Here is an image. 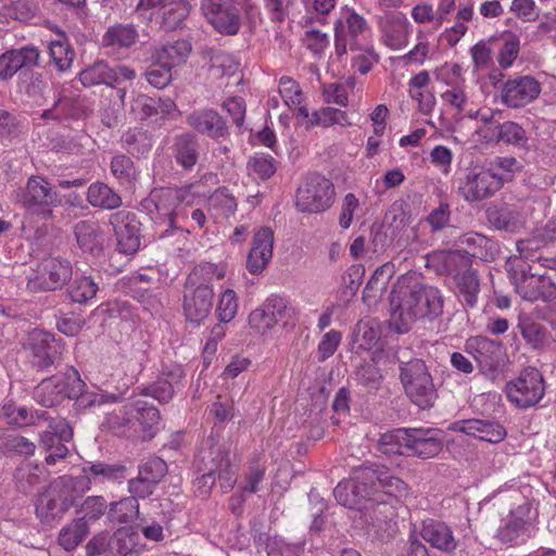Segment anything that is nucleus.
Here are the masks:
<instances>
[{
    "label": "nucleus",
    "instance_id": "nucleus-63",
    "mask_svg": "<svg viewBox=\"0 0 556 556\" xmlns=\"http://www.w3.org/2000/svg\"><path fill=\"white\" fill-rule=\"evenodd\" d=\"M109 65L108 63L101 61L97 62L85 71L80 72L79 80L84 86H93L99 84H104L108 86L106 76L109 74Z\"/></svg>",
    "mask_w": 556,
    "mask_h": 556
},
{
    "label": "nucleus",
    "instance_id": "nucleus-37",
    "mask_svg": "<svg viewBox=\"0 0 556 556\" xmlns=\"http://www.w3.org/2000/svg\"><path fill=\"white\" fill-rule=\"evenodd\" d=\"M126 467L119 464L96 463L83 468V475L76 479H86L88 490L91 482L103 483L106 481H121L126 478Z\"/></svg>",
    "mask_w": 556,
    "mask_h": 556
},
{
    "label": "nucleus",
    "instance_id": "nucleus-61",
    "mask_svg": "<svg viewBox=\"0 0 556 556\" xmlns=\"http://www.w3.org/2000/svg\"><path fill=\"white\" fill-rule=\"evenodd\" d=\"M279 93L289 108L298 106L304 100L303 92L298 83L287 76L279 79Z\"/></svg>",
    "mask_w": 556,
    "mask_h": 556
},
{
    "label": "nucleus",
    "instance_id": "nucleus-22",
    "mask_svg": "<svg viewBox=\"0 0 556 556\" xmlns=\"http://www.w3.org/2000/svg\"><path fill=\"white\" fill-rule=\"evenodd\" d=\"M291 311L292 307L285 298L273 295L250 313L249 324L253 329L265 332L288 317Z\"/></svg>",
    "mask_w": 556,
    "mask_h": 556
},
{
    "label": "nucleus",
    "instance_id": "nucleus-32",
    "mask_svg": "<svg viewBox=\"0 0 556 556\" xmlns=\"http://www.w3.org/2000/svg\"><path fill=\"white\" fill-rule=\"evenodd\" d=\"M185 377L184 369L179 365H173L163 369L160 378L151 386L142 390V394L154 397L161 403H167L174 395L175 387Z\"/></svg>",
    "mask_w": 556,
    "mask_h": 556
},
{
    "label": "nucleus",
    "instance_id": "nucleus-46",
    "mask_svg": "<svg viewBox=\"0 0 556 556\" xmlns=\"http://www.w3.org/2000/svg\"><path fill=\"white\" fill-rule=\"evenodd\" d=\"M127 539V534L123 530H117L114 533V536L111 538L109 532H100L97 535H94L87 544V554L88 555H98L106 551L108 546L113 543H122L121 549L118 551L119 556H125L131 547L128 546L125 541Z\"/></svg>",
    "mask_w": 556,
    "mask_h": 556
},
{
    "label": "nucleus",
    "instance_id": "nucleus-30",
    "mask_svg": "<svg viewBox=\"0 0 556 556\" xmlns=\"http://www.w3.org/2000/svg\"><path fill=\"white\" fill-rule=\"evenodd\" d=\"M74 233L83 252L98 255L103 251L106 236L98 223L80 220L75 225Z\"/></svg>",
    "mask_w": 556,
    "mask_h": 556
},
{
    "label": "nucleus",
    "instance_id": "nucleus-7",
    "mask_svg": "<svg viewBox=\"0 0 556 556\" xmlns=\"http://www.w3.org/2000/svg\"><path fill=\"white\" fill-rule=\"evenodd\" d=\"M504 185V178L492 167L472 165L458 180V192L467 202H478L493 197Z\"/></svg>",
    "mask_w": 556,
    "mask_h": 556
},
{
    "label": "nucleus",
    "instance_id": "nucleus-5",
    "mask_svg": "<svg viewBox=\"0 0 556 556\" xmlns=\"http://www.w3.org/2000/svg\"><path fill=\"white\" fill-rule=\"evenodd\" d=\"M16 202L27 214L48 220L61 205V195L42 176H30L24 188L16 192Z\"/></svg>",
    "mask_w": 556,
    "mask_h": 556
},
{
    "label": "nucleus",
    "instance_id": "nucleus-60",
    "mask_svg": "<svg viewBox=\"0 0 556 556\" xmlns=\"http://www.w3.org/2000/svg\"><path fill=\"white\" fill-rule=\"evenodd\" d=\"M156 101L143 93H138L130 102V113L136 119L144 121L156 115Z\"/></svg>",
    "mask_w": 556,
    "mask_h": 556
},
{
    "label": "nucleus",
    "instance_id": "nucleus-21",
    "mask_svg": "<svg viewBox=\"0 0 556 556\" xmlns=\"http://www.w3.org/2000/svg\"><path fill=\"white\" fill-rule=\"evenodd\" d=\"M117 240V248L122 253L132 254L140 245V222L136 214L126 210L113 213L110 216Z\"/></svg>",
    "mask_w": 556,
    "mask_h": 556
},
{
    "label": "nucleus",
    "instance_id": "nucleus-16",
    "mask_svg": "<svg viewBox=\"0 0 556 556\" xmlns=\"http://www.w3.org/2000/svg\"><path fill=\"white\" fill-rule=\"evenodd\" d=\"M366 20L353 10H346L334 23V48L338 55L355 50L368 33Z\"/></svg>",
    "mask_w": 556,
    "mask_h": 556
},
{
    "label": "nucleus",
    "instance_id": "nucleus-2",
    "mask_svg": "<svg viewBox=\"0 0 556 556\" xmlns=\"http://www.w3.org/2000/svg\"><path fill=\"white\" fill-rule=\"evenodd\" d=\"M159 420L156 407L137 400L108 414L103 426L116 435L146 441L155 435Z\"/></svg>",
    "mask_w": 556,
    "mask_h": 556
},
{
    "label": "nucleus",
    "instance_id": "nucleus-56",
    "mask_svg": "<svg viewBox=\"0 0 556 556\" xmlns=\"http://www.w3.org/2000/svg\"><path fill=\"white\" fill-rule=\"evenodd\" d=\"M118 400V395L108 393L100 389L92 391L83 389L81 393L76 396V404L83 408H92L104 404L116 403Z\"/></svg>",
    "mask_w": 556,
    "mask_h": 556
},
{
    "label": "nucleus",
    "instance_id": "nucleus-44",
    "mask_svg": "<svg viewBox=\"0 0 556 556\" xmlns=\"http://www.w3.org/2000/svg\"><path fill=\"white\" fill-rule=\"evenodd\" d=\"M407 428H397L380 435L378 451L387 456L407 455Z\"/></svg>",
    "mask_w": 556,
    "mask_h": 556
},
{
    "label": "nucleus",
    "instance_id": "nucleus-49",
    "mask_svg": "<svg viewBox=\"0 0 556 556\" xmlns=\"http://www.w3.org/2000/svg\"><path fill=\"white\" fill-rule=\"evenodd\" d=\"M98 285L89 276L76 277L67 288V294L73 302L83 304L96 296Z\"/></svg>",
    "mask_w": 556,
    "mask_h": 556
},
{
    "label": "nucleus",
    "instance_id": "nucleus-59",
    "mask_svg": "<svg viewBox=\"0 0 556 556\" xmlns=\"http://www.w3.org/2000/svg\"><path fill=\"white\" fill-rule=\"evenodd\" d=\"M39 13L37 0H14L8 7V14L21 22H28Z\"/></svg>",
    "mask_w": 556,
    "mask_h": 556
},
{
    "label": "nucleus",
    "instance_id": "nucleus-14",
    "mask_svg": "<svg viewBox=\"0 0 556 556\" xmlns=\"http://www.w3.org/2000/svg\"><path fill=\"white\" fill-rule=\"evenodd\" d=\"M201 9L213 28L224 36H235L241 27V10L235 0H202Z\"/></svg>",
    "mask_w": 556,
    "mask_h": 556
},
{
    "label": "nucleus",
    "instance_id": "nucleus-38",
    "mask_svg": "<svg viewBox=\"0 0 556 556\" xmlns=\"http://www.w3.org/2000/svg\"><path fill=\"white\" fill-rule=\"evenodd\" d=\"M190 51V42L185 39H179L173 43H166L156 48L152 54V59L155 60L157 64H162L172 70L185 62Z\"/></svg>",
    "mask_w": 556,
    "mask_h": 556
},
{
    "label": "nucleus",
    "instance_id": "nucleus-1",
    "mask_svg": "<svg viewBox=\"0 0 556 556\" xmlns=\"http://www.w3.org/2000/svg\"><path fill=\"white\" fill-rule=\"evenodd\" d=\"M395 305L394 298L391 313V325L399 333H405L418 319L434 318L443 312V295L437 287L426 285H414L402 296Z\"/></svg>",
    "mask_w": 556,
    "mask_h": 556
},
{
    "label": "nucleus",
    "instance_id": "nucleus-34",
    "mask_svg": "<svg viewBox=\"0 0 556 556\" xmlns=\"http://www.w3.org/2000/svg\"><path fill=\"white\" fill-rule=\"evenodd\" d=\"M470 258L460 251H435L427 256V267L439 275L455 276L469 266Z\"/></svg>",
    "mask_w": 556,
    "mask_h": 556
},
{
    "label": "nucleus",
    "instance_id": "nucleus-28",
    "mask_svg": "<svg viewBox=\"0 0 556 556\" xmlns=\"http://www.w3.org/2000/svg\"><path fill=\"white\" fill-rule=\"evenodd\" d=\"M31 364L39 368L46 369L54 364L61 354V345L55 338L46 332H36L31 338Z\"/></svg>",
    "mask_w": 556,
    "mask_h": 556
},
{
    "label": "nucleus",
    "instance_id": "nucleus-62",
    "mask_svg": "<svg viewBox=\"0 0 556 556\" xmlns=\"http://www.w3.org/2000/svg\"><path fill=\"white\" fill-rule=\"evenodd\" d=\"M167 472V464L160 457H151L139 467V475L154 484L161 482Z\"/></svg>",
    "mask_w": 556,
    "mask_h": 556
},
{
    "label": "nucleus",
    "instance_id": "nucleus-45",
    "mask_svg": "<svg viewBox=\"0 0 556 556\" xmlns=\"http://www.w3.org/2000/svg\"><path fill=\"white\" fill-rule=\"evenodd\" d=\"M88 525L84 518H76L63 527L59 533V544L67 552L74 551L87 536Z\"/></svg>",
    "mask_w": 556,
    "mask_h": 556
},
{
    "label": "nucleus",
    "instance_id": "nucleus-8",
    "mask_svg": "<svg viewBox=\"0 0 556 556\" xmlns=\"http://www.w3.org/2000/svg\"><path fill=\"white\" fill-rule=\"evenodd\" d=\"M401 380L406 394L420 408L431 407L437 400V390L424 361L412 359L401 365Z\"/></svg>",
    "mask_w": 556,
    "mask_h": 556
},
{
    "label": "nucleus",
    "instance_id": "nucleus-15",
    "mask_svg": "<svg viewBox=\"0 0 556 556\" xmlns=\"http://www.w3.org/2000/svg\"><path fill=\"white\" fill-rule=\"evenodd\" d=\"M465 348L484 376L494 379L502 370L505 364V351L501 343L477 336L468 339Z\"/></svg>",
    "mask_w": 556,
    "mask_h": 556
},
{
    "label": "nucleus",
    "instance_id": "nucleus-47",
    "mask_svg": "<svg viewBox=\"0 0 556 556\" xmlns=\"http://www.w3.org/2000/svg\"><path fill=\"white\" fill-rule=\"evenodd\" d=\"M48 49L51 62L59 72H65L72 66L75 51L65 37L52 40Z\"/></svg>",
    "mask_w": 556,
    "mask_h": 556
},
{
    "label": "nucleus",
    "instance_id": "nucleus-11",
    "mask_svg": "<svg viewBox=\"0 0 556 556\" xmlns=\"http://www.w3.org/2000/svg\"><path fill=\"white\" fill-rule=\"evenodd\" d=\"M154 201L157 226H164L165 229L160 230V238H164L169 229H179L177 220L181 214L180 205L182 202L190 204L189 189L186 188H161L151 193Z\"/></svg>",
    "mask_w": 556,
    "mask_h": 556
},
{
    "label": "nucleus",
    "instance_id": "nucleus-36",
    "mask_svg": "<svg viewBox=\"0 0 556 556\" xmlns=\"http://www.w3.org/2000/svg\"><path fill=\"white\" fill-rule=\"evenodd\" d=\"M457 243L464 249L462 252L470 258L476 257L483 261H489L494 257L496 252V244L488 237L478 232H466L462 235Z\"/></svg>",
    "mask_w": 556,
    "mask_h": 556
},
{
    "label": "nucleus",
    "instance_id": "nucleus-25",
    "mask_svg": "<svg viewBox=\"0 0 556 556\" xmlns=\"http://www.w3.org/2000/svg\"><path fill=\"white\" fill-rule=\"evenodd\" d=\"M376 478L369 484L372 496L399 504L401 497L408 494V485L400 478L389 475L384 469L372 467Z\"/></svg>",
    "mask_w": 556,
    "mask_h": 556
},
{
    "label": "nucleus",
    "instance_id": "nucleus-50",
    "mask_svg": "<svg viewBox=\"0 0 556 556\" xmlns=\"http://www.w3.org/2000/svg\"><path fill=\"white\" fill-rule=\"evenodd\" d=\"M308 123L309 126L323 127H330L333 125L348 127L352 124L349 121L346 112L331 106L321 108L320 110L314 112Z\"/></svg>",
    "mask_w": 556,
    "mask_h": 556
},
{
    "label": "nucleus",
    "instance_id": "nucleus-27",
    "mask_svg": "<svg viewBox=\"0 0 556 556\" xmlns=\"http://www.w3.org/2000/svg\"><path fill=\"white\" fill-rule=\"evenodd\" d=\"M186 122L198 132L213 139H218L227 135L226 122L212 109L193 111L187 116Z\"/></svg>",
    "mask_w": 556,
    "mask_h": 556
},
{
    "label": "nucleus",
    "instance_id": "nucleus-52",
    "mask_svg": "<svg viewBox=\"0 0 556 556\" xmlns=\"http://www.w3.org/2000/svg\"><path fill=\"white\" fill-rule=\"evenodd\" d=\"M58 380L54 379V377H50L47 379H43L34 391V399L35 401L45 406V407H52L56 405L62 399L63 395L61 393V390L58 386Z\"/></svg>",
    "mask_w": 556,
    "mask_h": 556
},
{
    "label": "nucleus",
    "instance_id": "nucleus-41",
    "mask_svg": "<svg viewBox=\"0 0 556 556\" xmlns=\"http://www.w3.org/2000/svg\"><path fill=\"white\" fill-rule=\"evenodd\" d=\"M87 201L97 208L114 210L122 205L121 195L104 182H93L88 187Z\"/></svg>",
    "mask_w": 556,
    "mask_h": 556
},
{
    "label": "nucleus",
    "instance_id": "nucleus-17",
    "mask_svg": "<svg viewBox=\"0 0 556 556\" xmlns=\"http://www.w3.org/2000/svg\"><path fill=\"white\" fill-rule=\"evenodd\" d=\"M384 501L375 496H370L359 510H363V519L367 526V531L372 532L377 536L394 531L397 516L396 507L392 502Z\"/></svg>",
    "mask_w": 556,
    "mask_h": 556
},
{
    "label": "nucleus",
    "instance_id": "nucleus-57",
    "mask_svg": "<svg viewBox=\"0 0 556 556\" xmlns=\"http://www.w3.org/2000/svg\"><path fill=\"white\" fill-rule=\"evenodd\" d=\"M111 172L121 184H129L136 176L134 162L124 154L115 155L112 159Z\"/></svg>",
    "mask_w": 556,
    "mask_h": 556
},
{
    "label": "nucleus",
    "instance_id": "nucleus-35",
    "mask_svg": "<svg viewBox=\"0 0 556 556\" xmlns=\"http://www.w3.org/2000/svg\"><path fill=\"white\" fill-rule=\"evenodd\" d=\"M139 33L131 24H115L106 29L102 36L101 45L109 49V53H119L132 47Z\"/></svg>",
    "mask_w": 556,
    "mask_h": 556
},
{
    "label": "nucleus",
    "instance_id": "nucleus-51",
    "mask_svg": "<svg viewBox=\"0 0 556 556\" xmlns=\"http://www.w3.org/2000/svg\"><path fill=\"white\" fill-rule=\"evenodd\" d=\"M53 377L59 382L58 386L63 397L76 400L77 394H80L83 389L86 388V383L81 380L79 372L73 367H68L64 372Z\"/></svg>",
    "mask_w": 556,
    "mask_h": 556
},
{
    "label": "nucleus",
    "instance_id": "nucleus-54",
    "mask_svg": "<svg viewBox=\"0 0 556 556\" xmlns=\"http://www.w3.org/2000/svg\"><path fill=\"white\" fill-rule=\"evenodd\" d=\"M208 207L222 217L233 215L237 210V201L225 188L214 191L207 201Z\"/></svg>",
    "mask_w": 556,
    "mask_h": 556
},
{
    "label": "nucleus",
    "instance_id": "nucleus-31",
    "mask_svg": "<svg viewBox=\"0 0 556 556\" xmlns=\"http://www.w3.org/2000/svg\"><path fill=\"white\" fill-rule=\"evenodd\" d=\"M420 535L432 547L445 553L453 552L457 547V541L452 529L439 520H425L420 529Z\"/></svg>",
    "mask_w": 556,
    "mask_h": 556
},
{
    "label": "nucleus",
    "instance_id": "nucleus-4",
    "mask_svg": "<svg viewBox=\"0 0 556 556\" xmlns=\"http://www.w3.org/2000/svg\"><path fill=\"white\" fill-rule=\"evenodd\" d=\"M533 241L520 240L517 242V250L520 258L508 264V273L515 286L516 292L526 301L535 302L539 300L549 301L556 298V283L545 274L530 273L528 266L521 258H529L530 251L534 249ZM538 244L535 245V249Z\"/></svg>",
    "mask_w": 556,
    "mask_h": 556
},
{
    "label": "nucleus",
    "instance_id": "nucleus-13",
    "mask_svg": "<svg viewBox=\"0 0 556 556\" xmlns=\"http://www.w3.org/2000/svg\"><path fill=\"white\" fill-rule=\"evenodd\" d=\"M371 466L359 467L354 470L350 480L341 481L333 490V495L339 504L349 508L362 507L372 496L369 484L375 479Z\"/></svg>",
    "mask_w": 556,
    "mask_h": 556
},
{
    "label": "nucleus",
    "instance_id": "nucleus-33",
    "mask_svg": "<svg viewBox=\"0 0 556 556\" xmlns=\"http://www.w3.org/2000/svg\"><path fill=\"white\" fill-rule=\"evenodd\" d=\"M412 224V215L403 201H395L384 215L383 228L391 240H396L401 245L404 237L408 239V227Z\"/></svg>",
    "mask_w": 556,
    "mask_h": 556
},
{
    "label": "nucleus",
    "instance_id": "nucleus-9",
    "mask_svg": "<svg viewBox=\"0 0 556 556\" xmlns=\"http://www.w3.org/2000/svg\"><path fill=\"white\" fill-rule=\"evenodd\" d=\"M504 393L507 400L518 408L533 407L545 394L544 377L535 367L523 368L516 378L506 383Z\"/></svg>",
    "mask_w": 556,
    "mask_h": 556
},
{
    "label": "nucleus",
    "instance_id": "nucleus-42",
    "mask_svg": "<svg viewBox=\"0 0 556 556\" xmlns=\"http://www.w3.org/2000/svg\"><path fill=\"white\" fill-rule=\"evenodd\" d=\"M517 329L526 343L534 349H542L547 341V331L545 327L528 315H519Z\"/></svg>",
    "mask_w": 556,
    "mask_h": 556
},
{
    "label": "nucleus",
    "instance_id": "nucleus-20",
    "mask_svg": "<svg viewBox=\"0 0 556 556\" xmlns=\"http://www.w3.org/2000/svg\"><path fill=\"white\" fill-rule=\"evenodd\" d=\"M541 90V83L533 76H518L505 81L501 91V100L508 108L519 109L535 101Z\"/></svg>",
    "mask_w": 556,
    "mask_h": 556
},
{
    "label": "nucleus",
    "instance_id": "nucleus-23",
    "mask_svg": "<svg viewBox=\"0 0 556 556\" xmlns=\"http://www.w3.org/2000/svg\"><path fill=\"white\" fill-rule=\"evenodd\" d=\"M274 232L261 228L253 237L252 247L247 257V269L252 275L261 274L273 257Z\"/></svg>",
    "mask_w": 556,
    "mask_h": 556
},
{
    "label": "nucleus",
    "instance_id": "nucleus-55",
    "mask_svg": "<svg viewBox=\"0 0 556 556\" xmlns=\"http://www.w3.org/2000/svg\"><path fill=\"white\" fill-rule=\"evenodd\" d=\"M408 26L409 23L407 18L401 13L390 17L389 25L386 28V35L392 48H400L405 43Z\"/></svg>",
    "mask_w": 556,
    "mask_h": 556
},
{
    "label": "nucleus",
    "instance_id": "nucleus-64",
    "mask_svg": "<svg viewBox=\"0 0 556 556\" xmlns=\"http://www.w3.org/2000/svg\"><path fill=\"white\" fill-rule=\"evenodd\" d=\"M238 311L236 292L231 289L225 290L219 299L217 313L222 323H229L235 318Z\"/></svg>",
    "mask_w": 556,
    "mask_h": 556
},
{
    "label": "nucleus",
    "instance_id": "nucleus-12",
    "mask_svg": "<svg viewBox=\"0 0 556 556\" xmlns=\"http://www.w3.org/2000/svg\"><path fill=\"white\" fill-rule=\"evenodd\" d=\"M73 276L70 261L48 257L41 261L35 274L27 280V289L31 292H48L63 288Z\"/></svg>",
    "mask_w": 556,
    "mask_h": 556
},
{
    "label": "nucleus",
    "instance_id": "nucleus-18",
    "mask_svg": "<svg viewBox=\"0 0 556 556\" xmlns=\"http://www.w3.org/2000/svg\"><path fill=\"white\" fill-rule=\"evenodd\" d=\"M214 292L206 283L194 286L192 278L188 279L184 293V314L190 323L200 324L211 313Z\"/></svg>",
    "mask_w": 556,
    "mask_h": 556
},
{
    "label": "nucleus",
    "instance_id": "nucleus-26",
    "mask_svg": "<svg viewBox=\"0 0 556 556\" xmlns=\"http://www.w3.org/2000/svg\"><path fill=\"white\" fill-rule=\"evenodd\" d=\"M85 109L79 98L71 88L63 87L51 109L41 113V118L61 122L67 118H79Z\"/></svg>",
    "mask_w": 556,
    "mask_h": 556
},
{
    "label": "nucleus",
    "instance_id": "nucleus-58",
    "mask_svg": "<svg viewBox=\"0 0 556 556\" xmlns=\"http://www.w3.org/2000/svg\"><path fill=\"white\" fill-rule=\"evenodd\" d=\"M497 138L501 142L519 146L528 140L526 130L515 122L497 123Z\"/></svg>",
    "mask_w": 556,
    "mask_h": 556
},
{
    "label": "nucleus",
    "instance_id": "nucleus-40",
    "mask_svg": "<svg viewBox=\"0 0 556 556\" xmlns=\"http://www.w3.org/2000/svg\"><path fill=\"white\" fill-rule=\"evenodd\" d=\"M454 281L458 294L463 298L465 304L470 307L476 306L480 292V281L477 271L469 265L466 269L457 271L454 276Z\"/></svg>",
    "mask_w": 556,
    "mask_h": 556
},
{
    "label": "nucleus",
    "instance_id": "nucleus-39",
    "mask_svg": "<svg viewBox=\"0 0 556 556\" xmlns=\"http://www.w3.org/2000/svg\"><path fill=\"white\" fill-rule=\"evenodd\" d=\"M174 157L181 167L191 169L199 160V143L194 135L182 134L175 140Z\"/></svg>",
    "mask_w": 556,
    "mask_h": 556
},
{
    "label": "nucleus",
    "instance_id": "nucleus-29",
    "mask_svg": "<svg viewBox=\"0 0 556 556\" xmlns=\"http://www.w3.org/2000/svg\"><path fill=\"white\" fill-rule=\"evenodd\" d=\"M455 429L490 443H498L507 435L506 429L500 422L490 419L463 420Z\"/></svg>",
    "mask_w": 556,
    "mask_h": 556
},
{
    "label": "nucleus",
    "instance_id": "nucleus-24",
    "mask_svg": "<svg viewBox=\"0 0 556 556\" xmlns=\"http://www.w3.org/2000/svg\"><path fill=\"white\" fill-rule=\"evenodd\" d=\"M40 52L36 47L26 46L11 50L0 55V79L11 78L23 67H34L39 64Z\"/></svg>",
    "mask_w": 556,
    "mask_h": 556
},
{
    "label": "nucleus",
    "instance_id": "nucleus-48",
    "mask_svg": "<svg viewBox=\"0 0 556 556\" xmlns=\"http://www.w3.org/2000/svg\"><path fill=\"white\" fill-rule=\"evenodd\" d=\"M109 518L118 523H128L139 515V503L134 496L125 497L110 504Z\"/></svg>",
    "mask_w": 556,
    "mask_h": 556
},
{
    "label": "nucleus",
    "instance_id": "nucleus-53",
    "mask_svg": "<svg viewBox=\"0 0 556 556\" xmlns=\"http://www.w3.org/2000/svg\"><path fill=\"white\" fill-rule=\"evenodd\" d=\"M502 46L497 53L498 65L503 68H509L520 52V38L514 33H505L502 36Z\"/></svg>",
    "mask_w": 556,
    "mask_h": 556
},
{
    "label": "nucleus",
    "instance_id": "nucleus-19",
    "mask_svg": "<svg viewBox=\"0 0 556 556\" xmlns=\"http://www.w3.org/2000/svg\"><path fill=\"white\" fill-rule=\"evenodd\" d=\"M443 439L444 433L439 428H407V455L433 458L442 452Z\"/></svg>",
    "mask_w": 556,
    "mask_h": 556
},
{
    "label": "nucleus",
    "instance_id": "nucleus-43",
    "mask_svg": "<svg viewBox=\"0 0 556 556\" xmlns=\"http://www.w3.org/2000/svg\"><path fill=\"white\" fill-rule=\"evenodd\" d=\"M1 416L7 422L16 427L35 425L37 420H48L47 413L43 410H33L27 407H16L13 404H5L1 409Z\"/></svg>",
    "mask_w": 556,
    "mask_h": 556
},
{
    "label": "nucleus",
    "instance_id": "nucleus-10",
    "mask_svg": "<svg viewBox=\"0 0 556 556\" xmlns=\"http://www.w3.org/2000/svg\"><path fill=\"white\" fill-rule=\"evenodd\" d=\"M333 200L332 182L323 175L312 174L298 188L295 204L301 212L320 213L328 210Z\"/></svg>",
    "mask_w": 556,
    "mask_h": 556
},
{
    "label": "nucleus",
    "instance_id": "nucleus-3",
    "mask_svg": "<svg viewBox=\"0 0 556 556\" xmlns=\"http://www.w3.org/2000/svg\"><path fill=\"white\" fill-rule=\"evenodd\" d=\"M88 491L86 479L71 476L59 477L39 495L36 503V515L43 523L61 519L71 507Z\"/></svg>",
    "mask_w": 556,
    "mask_h": 556
},
{
    "label": "nucleus",
    "instance_id": "nucleus-6",
    "mask_svg": "<svg viewBox=\"0 0 556 556\" xmlns=\"http://www.w3.org/2000/svg\"><path fill=\"white\" fill-rule=\"evenodd\" d=\"M201 460L204 473L198 483L205 488L204 491H201L202 495H206L217 480L224 492L233 486L237 469L230 460L229 450L226 446L220 444L211 445L208 451L203 453Z\"/></svg>",
    "mask_w": 556,
    "mask_h": 556
}]
</instances>
